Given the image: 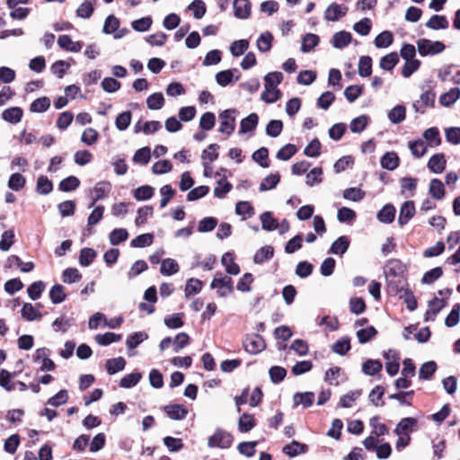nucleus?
<instances>
[{
    "mask_svg": "<svg viewBox=\"0 0 460 460\" xmlns=\"http://www.w3.org/2000/svg\"><path fill=\"white\" fill-rule=\"evenodd\" d=\"M202 287L203 283L201 280L193 278L190 279L185 286V296L188 297L199 293L202 289Z\"/></svg>",
    "mask_w": 460,
    "mask_h": 460,
    "instance_id": "61",
    "label": "nucleus"
},
{
    "mask_svg": "<svg viewBox=\"0 0 460 460\" xmlns=\"http://www.w3.org/2000/svg\"><path fill=\"white\" fill-rule=\"evenodd\" d=\"M280 181V174L279 172L277 173H271L268 175L260 184L259 190L261 191H266L270 190L271 189H274Z\"/></svg>",
    "mask_w": 460,
    "mask_h": 460,
    "instance_id": "46",
    "label": "nucleus"
},
{
    "mask_svg": "<svg viewBox=\"0 0 460 460\" xmlns=\"http://www.w3.org/2000/svg\"><path fill=\"white\" fill-rule=\"evenodd\" d=\"M154 242V234H143L137 235L136 238L131 240V246L136 248H143L146 246H150Z\"/></svg>",
    "mask_w": 460,
    "mask_h": 460,
    "instance_id": "55",
    "label": "nucleus"
},
{
    "mask_svg": "<svg viewBox=\"0 0 460 460\" xmlns=\"http://www.w3.org/2000/svg\"><path fill=\"white\" fill-rule=\"evenodd\" d=\"M50 106V99L49 97L43 96L34 100L31 106L30 111L31 112H44Z\"/></svg>",
    "mask_w": 460,
    "mask_h": 460,
    "instance_id": "54",
    "label": "nucleus"
},
{
    "mask_svg": "<svg viewBox=\"0 0 460 460\" xmlns=\"http://www.w3.org/2000/svg\"><path fill=\"white\" fill-rule=\"evenodd\" d=\"M429 194L436 199H442L445 196V187L439 179H432L429 183Z\"/></svg>",
    "mask_w": 460,
    "mask_h": 460,
    "instance_id": "31",
    "label": "nucleus"
},
{
    "mask_svg": "<svg viewBox=\"0 0 460 460\" xmlns=\"http://www.w3.org/2000/svg\"><path fill=\"white\" fill-rule=\"evenodd\" d=\"M423 137L429 142L431 146H438L441 145V137L438 128H429L423 132Z\"/></svg>",
    "mask_w": 460,
    "mask_h": 460,
    "instance_id": "44",
    "label": "nucleus"
},
{
    "mask_svg": "<svg viewBox=\"0 0 460 460\" xmlns=\"http://www.w3.org/2000/svg\"><path fill=\"white\" fill-rule=\"evenodd\" d=\"M163 411L170 419L174 420H184L188 415V410L182 404H168L164 406Z\"/></svg>",
    "mask_w": 460,
    "mask_h": 460,
    "instance_id": "8",
    "label": "nucleus"
},
{
    "mask_svg": "<svg viewBox=\"0 0 460 460\" xmlns=\"http://www.w3.org/2000/svg\"><path fill=\"white\" fill-rule=\"evenodd\" d=\"M97 0H85L76 9V14L78 17L88 19L92 16L94 11L93 4Z\"/></svg>",
    "mask_w": 460,
    "mask_h": 460,
    "instance_id": "38",
    "label": "nucleus"
},
{
    "mask_svg": "<svg viewBox=\"0 0 460 460\" xmlns=\"http://www.w3.org/2000/svg\"><path fill=\"white\" fill-rule=\"evenodd\" d=\"M436 93L432 90H428L421 93L420 100L415 102L412 107L416 112L424 113L427 107L435 106Z\"/></svg>",
    "mask_w": 460,
    "mask_h": 460,
    "instance_id": "7",
    "label": "nucleus"
},
{
    "mask_svg": "<svg viewBox=\"0 0 460 460\" xmlns=\"http://www.w3.org/2000/svg\"><path fill=\"white\" fill-rule=\"evenodd\" d=\"M405 116L406 110L402 105H397L394 107L388 113L389 119L394 124H398L404 120Z\"/></svg>",
    "mask_w": 460,
    "mask_h": 460,
    "instance_id": "58",
    "label": "nucleus"
},
{
    "mask_svg": "<svg viewBox=\"0 0 460 460\" xmlns=\"http://www.w3.org/2000/svg\"><path fill=\"white\" fill-rule=\"evenodd\" d=\"M232 189V184L226 181V177H223L217 181L214 189V195L218 199H223Z\"/></svg>",
    "mask_w": 460,
    "mask_h": 460,
    "instance_id": "39",
    "label": "nucleus"
},
{
    "mask_svg": "<svg viewBox=\"0 0 460 460\" xmlns=\"http://www.w3.org/2000/svg\"><path fill=\"white\" fill-rule=\"evenodd\" d=\"M22 115L23 111L20 107H11L2 112L3 119L11 124H17L20 122Z\"/></svg>",
    "mask_w": 460,
    "mask_h": 460,
    "instance_id": "21",
    "label": "nucleus"
},
{
    "mask_svg": "<svg viewBox=\"0 0 460 460\" xmlns=\"http://www.w3.org/2000/svg\"><path fill=\"white\" fill-rule=\"evenodd\" d=\"M259 117L256 113H251L240 122L239 134H244L256 128Z\"/></svg>",
    "mask_w": 460,
    "mask_h": 460,
    "instance_id": "22",
    "label": "nucleus"
},
{
    "mask_svg": "<svg viewBox=\"0 0 460 460\" xmlns=\"http://www.w3.org/2000/svg\"><path fill=\"white\" fill-rule=\"evenodd\" d=\"M409 148L412 155L416 158L422 157L427 152V146L421 139L409 142Z\"/></svg>",
    "mask_w": 460,
    "mask_h": 460,
    "instance_id": "53",
    "label": "nucleus"
},
{
    "mask_svg": "<svg viewBox=\"0 0 460 460\" xmlns=\"http://www.w3.org/2000/svg\"><path fill=\"white\" fill-rule=\"evenodd\" d=\"M180 267L176 261L173 259L168 258L162 261L160 272L161 274L164 276H171L172 274H175L179 271Z\"/></svg>",
    "mask_w": 460,
    "mask_h": 460,
    "instance_id": "37",
    "label": "nucleus"
},
{
    "mask_svg": "<svg viewBox=\"0 0 460 460\" xmlns=\"http://www.w3.org/2000/svg\"><path fill=\"white\" fill-rule=\"evenodd\" d=\"M80 185V181L75 176H68L63 179L58 185L61 191L68 192L76 190Z\"/></svg>",
    "mask_w": 460,
    "mask_h": 460,
    "instance_id": "45",
    "label": "nucleus"
},
{
    "mask_svg": "<svg viewBox=\"0 0 460 460\" xmlns=\"http://www.w3.org/2000/svg\"><path fill=\"white\" fill-rule=\"evenodd\" d=\"M350 348V340L349 337H342L332 346V351L341 356L346 355Z\"/></svg>",
    "mask_w": 460,
    "mask_h": 460,
    "instance_id": "43",
    "label": "nucleus"
},
{
    "mask_svg": "<svg viewBox=\"0 0 460 460\" xmlns=\"http://www.w3.org/2000/svg\"><path fill=\"white\" fill-rule=\"evenodd\" d=\"M418 420L412 417L402 418L397 424L394 433L398 436H410L409 433L417 427Z\"/></svg>",
    "mask_w": 460,
    "mask_h": 460,
    "instance_id": "9",
    "label": "nucleus"
},
{
    "mask_svg": "<svg viewBox=\"0 0 460 460\" xmlns=\"http://www.w3.org/2000/svg\"><path fill=\"white\" fill-rule=\"evenodd\" d=\"M395 216V208L393 205H385L377 213V219L385 224H390L394 221Z\"/></svg>",
    "mask_w": 460,
    "mask_h": 460,
    "instance_id": "33",
    "label": "nucleus"
},
{
    "mask_svg": "<svg viewBox=\"0 0 460 460\" xmlns=\"http://www.w3.org/2000/svg\"><path fill=\"white\" fill-rule=\"evenodd\" d=\"M53 190L52 181L45 175H40L37 180L36 191L41 195L49 194Z\"/></svg>",
    "mask_w": 460,
    "mask_h": 460,
    "instance_id": "36",
    "label": "nucleus"
},
{
    "mask_svg": "<svg viewBox=\"0 0 460 460\" xmlns=\"http://www.w3.org/2000/svg\"><path fill=\"white\" fill-rule=\"evenodd\" d=\"M349 243L350 241L348 236H340L332 243L330 252L333 254L342 255L348 251Z\"/></svg>",
    "mask_w": 460,
    "mask_h": 460,
    "instance_id": "23",
    "label": "nucleus"
},
{
    "mask_svg": "<svg viewBox=\"0 0 460 460\" xmlns=\"http://www.w3.org/2000/svg\"><path fill=\"white\" fill-rule=\"evenodd\" d=\"M320 42V38L314 33H306L302 39L301 50L305 53L313 50Z\"/></svg>",
    "mask_w": 460,
    "mask_h": 460,
    "instance_id": "27",
    "label": "nucleus"
},
{
    "mask_svg": "<svg viewBox=\"0 0 460 460\" xmlns=\"http://www.w3.org/2000/svg\"><path fill=\"white\" fill-rule=\"evenodd\" d=\"M97 253L93 248H83L79 255V262L82 266H89L95 259Z\"/></svg>",
    "mask_w": 460,
    "mask_h": 460,
    "instance_id": "62",
    "label": "nucleus"
},
{
    "mask_svg": "<svg viewBox=\"0 0 460 460\" xmlns=\"http://www.w3.org/2000/svg\"><path fill=\"white\" fill-rule=\"evenodd\" d=\"M45 289V284L41 280H38L31 284L27 288L28 296L31 300H37L40 297Z\"/></svg>",
    "mask_w": 460,
    "mask_h": 460,
    "instance_id": "59",
    "label": "nucleus"
},
{
    "mask_svg": "<svg viewBox=\"0 0 460 460\" xmlns=\"http://www.w3.org/2000/svg\"><path fill=\"white\" fill-rule=\"evenodd\" d=\"M22 317L29 322L40 320L42 314L37 310L31 303H25L21 310Z\"/></svg>",
    "mask_w": 460,
    "mask_h": 460,
    "instance_id": "24",
    "label": "nucleus"
},
{
    "mask_svg": "<svg viewBox=\"0 0 460 460\" xmlns=\"http://www.w3.org/2000/svg\"><path fill=\"white\" fill-rule=\"evenodd\" d=\"M274 255V248L270 245H266L260 248L253 258V261L257 264H261L266 261L270 260Z\"/></svg>",
    "mask_w": 460,
    "mask_h": 460,
    "instance_id": "28",
    "label": "nucleus"
},
{
    "mask_svg": "<svg viewBox=\"0 0 460 460\" xmlns=\"http://www.w3.org/2000/svg\"><path fill=\"white\" fill-rule=\"evenodd\" d=\"M352 36L349 32L341 31L333 35V46L336 49H343L351 41Z\"/></svg>",
    "mask_w": 460,
    "mask_h": 460,
    "instance_id": "32",
    "label": "nucleus"
},
{
    "mask_svg": "<svg viewBox=\"0 0 460 460\" xmlns=\"http://www.w3.org/2000/svg\"><path fill=\"white\" fill-rule=\"evenodd\" d=\"M415 214L414 202L411 200L405 201L401 208L398 217V223L400 226L406 225Z\"/></svg>",
    "mask_w": 460,
    "mask_h": 460,
    "instance_id": "10",
    "label": "nucleus"
},
{
    "mask_svg": "<svg viewBox=\"0 0 460 460\" xmlns=\"http://www.w3.org/2000/svg\"><path fill=\"white\" fill-rule=\"evenodd\" d=\"M122 339L121 334H116L114 332H106L104 334H97L95 341L99 345L107 346L112 342L119 341Z\"/></svg>",
    "mask_w": 460,
    "mask_h": 460,
    "instance_id": "52",
    "label": "nucleus"
},
{
    "mask_svg": "<svg viewBox=\"0 0 460 460\" xmlns=\"http://www.w3.org/2000/svg\"><path fill=\"white\" fill-rule=\"evenodd\" d=\"M111 190V184L110 181H102L95 184L93 190V206L96 201L105 198Z\"/></svg>",
    "mask_w": 460,
    "mask_h": 460,
    "instance_id": "15",
    "label": "nucleus"
},
{
    "mask_svg": "<svg viewBox=\"0 0 460 460\" xmlns=\"http://www.w3.org/2000/svg\"><path fill=\"white\" fill-rule=\"evenodd\" d=\"M128 237V233L125 228H116L112 230L110 234V243L112 245H118L124 241H126Z\"/></svg>",
    "mask_w": 460,
    "mask_h": 460,
    "instance_id": "57",
    "label": "nucleus"
},
{
    "mask_svg": "<svg viewBox=\"0 0 460 460\" xmlns=\"http://www.w3.org/2000/svg\"><path fill=\"white\" fill-rule=\"evenodd\" d=\"M380 164L384 169L393 171L400 164V158L395 152H386L380 159Z\"/></svg>",
    "mask_w": 460,
    "mask_h": 460,
    "instance_id": "19",
    "label": "nucleus"
},
{
    "mask_svg": "<svg viewBox=\"0 0 460 460\" xmlns=\"http://www.w3.org/2000/svg\"><path fill=\"white\" fill-rule=\"evenodd\" d=\"M261 226L266 231H274L278 228L279 223L276 218L273 217L271 212H263L261 215Z\"/></svg>",
    "mask_w": 460,
    "mask_h": 460,
    "instance_id": "42",
    "label": "nucleus"
},
{
    "mask_svg": "<svg viewBox=\"0 0 460 460\" xmlns=\"http://www.w3.org/2000/svg\"><path fill=\"white\" fill-rule=\"evenodd\" d=\"M426 26L431 30H445L449 26V22L445 15L434 14L426 22Z\"/></svg>",
    "mask_w": 460,
    "mask_h": 460,
    "instance_id": "25",
    "label": "nucleus"
},
{
    "mask_svg": "<svg viewBox=\"0 0 460 460\" xmlns=\"http://www.w3.org/2000/svg\"><path fill=\"white\" fill-rule=\"evenodd\" d=\"M314 401V394L312 392L296 393L294 395L295 404H302L305 408L310 407Z\"/></svg>",
    "mask_w": 460,
    "mask_h": 460,
    "instance_id": "48",
    "label": "nucleus"
},
{
    "mask_svg": "<svg viewBox=\"0 0 460 460\" xmlns=\"http://www.w3.org/2000/svg\"><path fill=\"white\" fill-rule=\"evenodd\" d=\"M418 51L420 56L436 55L441 53L446 46L441 41H432L428 39H420L417 41Z\"/></svg>",
    "mask_w": 460,
    "mask_h": 460,
    "instance_id": "4",
    "label": "nucleus"
},
{
    "mask_svg": "<svg viewBox=\"0 0 460 460\" xmlns=\"http://www.w3.org/2000/svg\"><path fill=\"white\" fill-rule=\"evenodd\" d=\"M399 62V56L397 52H391L380 59V67L386 71H391Z\"/></svg>",
    "mask_w": 460,
    "mask_h": 460,
    "instance_id": "30",
    "label": "nucleus"
},
{
    "mask_svg": "<svg viewBox=\"0 0 460 460\" xmlns=\"http://www.w3.org/2000/svg\"><path fill=\"white\" fill-rule=\"evenodd\" d=\"M221 263L226 268L228 274L238 275L240 273V267L234 262V255L233 252H226L221 258Z\"/></svg>",
    "mask_w": 460,
    "mask_h": 460,
    "instance_id": "18",
    "label": "nucleus"
},
{
    "mask_svg": "<svg viewBox=\"0 0 460 460\" xmlns=\"http://www.w3.org/2000/svg\"><path fill=\"white\" fill-rule=\"evenodd\" d=\"M234 16L239 19H247L251 15V3L249 0H234L233 3Z\"/></svg>",
    "mask_w": 460,
    "mask_h": 460,
    "instance_id": "13",
    "label": "nucleus"
},
{
    "mask_svg": "<svg viewBox=\"0 0 460 460\" xmlns=\"http://www.w3.org/2000/svg\"><path fill=\"white\" fill-rule=\"evenodd\" d=\"M377 334V331L374 326L360 329L357 332L358 342L361 344L368 342Z\"/></svg>",
    "mask_w": 460,
    "mask_h": 460,
    "instance_id": "60",
    "label": "nucleus"
},
{
    "mask_svg": "<svg viewBox=\"0 0 460 460\" xmlns=\"http://www.w3.org/2000/svg\"><path fill=\"white\" fill-rule=\"evenodd\" d=\"M141 378L142 375L139 372L128 374L120 379L119 386L123 388H131L137 385Z\"/></svg>",
    "mask_w": 460,
    "mask_h": 460,
    "instance_id": "51",
    "label": "nucleus"
},
{
    "mask_svg": "<svg viewBox=\"0 0 460 460\" xmlns=\"http://www.w3.org/2000/svg\"><path fill=\"white\" fill-rule=\"evenodd\" d=\"M394 41V35L389 31H384L379 33L375 39V45L378 49H385L389 47Z\"/></svg>",
    "mask_w": 460,
    "mask_h": 460,
    "instance_id": "41",
    "label": "nucleus"
},
{
    "mask_svg": "<svg viewBox=\"0 0 460 460\" xmlns=\"http://www.w3.org/2000/svg\"><path fill=\"white\" fill-rule=\"evenodd\" d=\"M348 11L347 7H342L341 5L333 3L328 6V8L325 11L324 18L327 21L335 22L338 21L340 18L346 15Z\"/></svg>",
    "mask_w": 460,
    "mask_h": 460,
    "instance_id": "14",
    "label": "nucleus"
},
{
    "mask_svg": "<svg viewBox=\"0 0 460 460\" xmlns=\"http://www.w3.org/2000/svg\"><path fill=\"white\" fill-rule=\"evenodd\" d=\"M64 287L60 284L54 285L49 291V297L53 304H59L66 300V295Z\"/></svg>",
    "mask_w": 460,
    "mask_h": 460,
    "instance_id": "49",
    "label": "nucleus"
},
{
    "mask_svg": "<svg viewBox=\"0 0 460 460\" xmlns=\"http://www.w3.org/2000/svg\"><path fill=\"white\" fill-rule=\"evenodd\" d=\"M372 73V58L369 56H362L358 61V74L362 77H367Z\"/></svg>",
    "mask_w": 460,
    "mask_h": 460,
    "instance_id": "50",
    "label": "nucleus"
},
{
    "mask_svg": "<svg viewBox=\"0 0 460 460\" xmlns=\"http://www.w3.org/2000/svg\"><path fill=\"white\" fill-rule=\"evenodd\" d=\"M385 393V389L383 385H376L372 391L370 392L368 398L369 401L375 405V406H384L385 402L382 400L384 394Z\"/></svg>",
    "mask_w": 460,
    "mask_h": 460,
    "instance_id": "40",
    "label": "nucleus"
},
{
    "mask_svg": "<svg viewBox=\"0 0 460 460\" xmlns=\"http://www.w3.org/2000/svg\"><path fill=\"white\" fill-rule=\"evenodd\" d=\"M243 349L250 354H258L266 349V342L260 334H249L243 342Z\"/></svg>",
    "mask_w": 460,
    "mask_h": 460,
    "instance_id": "5",
    "label": "nucleus"
},
{
    "mask_svg": "<svg viewBox=\"0 0 460 460\" xmlns=\"http://www.w3.org/2000/svg\"><path fill=\"white\" fill-rule=\"evenodd\" d=\"M234 441V437L231 433L217 428L215 433L208 439V446L211 448H229Z\"/></svg>",
    "mask_w": 460,
    "mask_h": 460,
    "instance_id": "2",
    "label": "nucleus"
},
{
    "mask_svg": "<svg viewBox=\"0 0 460 460\" xmlns=\"http://www.w3.org/2000/svg\"><path fill=\"white\" fill-rule=\"evenodd\" d=\"M25 177L19 172H14L9 178L8 187L14 191H19L25 186Z\"/></svg>",
    "mask_w": 460,
    "mask_h": 460,
    "instance_id": "56",
    "label": "nucleus"
},
{
    "mask_svg": "<svg viewBox=\"0 0 460 460\" xmlns=\"http://www.w3.org/2000/svg\"><path fill=\"white\" fill-rule=\"evenodd\" d=\"M386 281V292L389 296H397L407 283V266L399 259H390L384 268Z\"/></svg>",
    "mask_w": 460,
    "mask_h": 460,
    "instance_id": "1",
    "label": "nucleus"
},
{
    "mask_svg": "<svg viewBox=\"0 0 460 460\" xmlns=\"http://www.w3.org/2000/svg\"><path fill=\"white\" fill-rule=\"evenodd\" d=\"M126 360L122 357L110 358L106 361L105 367L109 375H114L125 368Z\"/></svg>",
    "mask_w": 460,
    "mask_h": 460,
    "instance_id": "26",
    "label": "nucleus"
},
{
    "mask_svg": "<svg viewBox=\"0 0 460 460\" xmlns=\"http://www.w3.org/2000/svg\"><path fill=\"white\" fill-rule=\"evenodd\" d=\"M383 365L377 359H367L362 365V371L367 376H375L382 370Z\"/></svg>",
    "mask_w": 460,
    "mask_h": 460,
    "instance_id": "34",
    "label": "nucleus"
},
{
    "mask_svg": "<svg viewBox=\"0 0 460 460\" xmlns=\"http://www.w3.org/2000/svg\"><path fill=\"white\" fill-rule=\"evenodd\" d=\"M58 44L61 49L70 52H79L83 48L81 41H73L71 37L66 34L58 37Z\"/></svg>",
    "mask_w": 460,
    "mask_h": 460,
    "instance_id": "12",
    "label": "nucleus"
},
{
    "mask_svg": "<svg viewBox=\"0 0 460 460\" xmlns=\"http://www.w3.org/2000/svg\"><path fill=\"white\" fill-rule=\"evenodd\" d=\"M390 354H393V360L386 362L385 368L387 373L393 376H395L399 371V355L398 352H396L395 350L389 349L388 351L384 353L385 358L390 360Z\"/></svg>",
    "mask_w": 460,
    "mask_h": 460,
    "instance_id": "20",
    "label": "nucleus"
},
{
    "mask_svg": "<svg viewBox=\"0 0 460 460\" xmlns=\"http://www.w3.org/2000/svg\"><path fill=\"white\" fill-rule=\"evenodd\" d=\"M257 424L256 419L253 414L244 412L238 420V429L241 433H247L251 431Z\"/></svg>",
    "mask_w": 460,
    "mask_h": 460,
    "instance_id": "16",
    "label": "nucleus"
},
{
    "mask_svg": "<svg viewBox=\"0 0 460 460\" xmlns=\"http://www.w3.org/2000/svg\"><path fill=\"white\" fill-rule=\"evenodd\" d=\"M446 165L447 160L443 153L433 155L428 162V168L434 173L443 172Z\"/></svg>",
    "mask_w": 460,
    "mask_h": 460,
    "instance_id": "11",
    "label": "nucleus"
},
{
    "mask_svg": "<svg viewBox=\"0 0 460 460\" xmlns=\"http://www.w3.org/2000/svg\"><path fill=\"white\" fill-rule=\"evenodd\" d=\"M460 97V89L455 87L450 89L448 92L443 93L439 97V102L441 105L448 107L456 102Z\"/></svg>",
    "mask_w": 460,
    "mask_h": 460,
    "instance_id": "29",
    "label": "nucleus"
},
{
    "mask_svg": "<svg viewBox=\"0 0 460 460\" xmlns=\"http://www.w3.org/2000/svg\"><path fill=\"white\" fill-rule=\"evenodd\" d=\"M235 113L236 110L228 109L225 110L219 114L220 119V126L218 131L226 134L227 136L231 135L235 128Z\"/></svg>",
    "mask_w": 460,
    "mask_h": 460,
    "instance_id": "3",
    "label": "nucleus"
},
{
    "mask_svg": "<svg viewBox=\"0 0 460 460\" xmlns=\"http://www.w3.org/2000/svg\"><path fill=\"white\" fill-rule=\"evenodd\" d=\"M183 316H184L183 313H177V314H172L167 315L164 318V324L169 329H178V328H181V327H182L184 325V322H183V319H182Z\"/></svg>",
    "mask_w": 460,
    "mask_h": 460,
    "instance_id": "47",
    "label": "nucleus"
},
{
    "mask_svg": "<svg viewBox=\"0 0 460 460\" xmlns=\"http://www.w3.org/2000/svg\"><path fill=\"white\" fill-rule=\"evenodd\" d=\"M147 107L150 110H160L164 104V98L162 93H155L146 99Z\"/></svg>",
    "mask_w": 460,
    "mask_h": 460,
    "instance_id": "64",
    "label": "nucleus"
},
{
    "mask_svg": "<svg viewBox=\"0 0 460 460\" xmlns=\"http://www.w3.org/2000/svg\"><path fill=\"white\" fill-rule=\"evenodd\" d=\"M211 288H218L220 296L225 297L234 292V282L232 278L228 276L217 278L215 277L210 284Z\"/></svg>",
    "mask_w": 460,
    "mask_h": 460,
    "instance_id": "6",
    "label": "nucleus"
},
{
    "mask_svg": "<svg viewBox=\"0 0 460 460\" xmlns=\"http://www.w3.org/2000/svg\"><path fill=\"white\" fill-rule=\"evenodd\" d=\"M268 157L269 150L267 147H261L252 154V159L263 168L270 166Z\"/></svg>",
    "mask_w": 460,
    "mask_h": 460,
    "instance_id": "63",
    "label": "nucleus"
},
{
    "mask_svg": "<svg viewBox=\"0 0 460 460\" xmlns=\"http://www.w3.org/2000/svg\"><path fill=\"white\" fill-rule=\"evenodd\" d=\"M273 35L270 31L261 33L257 40V48L261 52H268L272 47Z\"/></svg>",
    "mask_w": 460,
    "mask_h": 460,
    "instance_id": "35",
    "label": "nucleus"
},
{
    "mask_svg": "<svg viewBox=\"0 0 460 460\" xmlns=\"http://www.w3.org/2000/svg\"><path fill=\"white\" fill-rule=\"evenodd\" d=\"M282 451L289 457H295L299 454L306 453L308 451V446L296 440H293L291 443L286 445Z\"/></svg>",
    "mask_w": 460,
    "mask_h": 460,
    "instance_id": "17",
    "label": "nucleus"
}]
</instances>
